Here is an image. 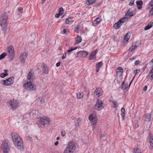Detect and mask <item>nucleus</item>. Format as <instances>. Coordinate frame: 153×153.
<instances>
[{
    "label": "nucleus",
    "instance_id": "nucleus-1",
    "mask_svg": "<svg viewBox=\"0 0 153 153\" xmlns=\"http://www.w3.org/2000/svg\"><path fill=\"white\" fill-rule=\"evenodd\" d=\"M12 140L15 146L17 149L20 151L23 150L24 147L23 146V141L20 137L16 132H13L11 134Z\"/></svg>",
    "mask_w": 153,
    "mask_h": 153
},
{
    "label": "nucleus",
    "instance_id": "nucleus-2",
    "mask_svg": "<svg viewBox=\"0 0 153 153\" xmlns=\"http://www.w3.org/2000/svg\"><path fill=\"white\" fill-rule=\"evenodd\" d=\"M8 15L6 13H2L0 17V25L2 27L3 30H7L6 23L7 20Z\"/></svg>",
    "mask_w": 153,
    "mask_h": 153
},
{
    "label": "nucleus",
    "instance_id": "nucleus-3",
    "mask_svg": "<svg viewBox=\"0 0 153 153\" xmlns=\"http://www.w3.org/2000/svg\"><path fill=\"white\" fill-rule=\"evenodd\" d=\"M19 102L17 100L14 99H11L7 103V106L13 110L17 108L19 105Z\"/></svg>",
    "mask_w": 153,
    "mask_h": 153
},
{
    "label": "nucleus",
    "instance_id": "nucleus-4",
    "mask_svg": "<svg viewBox=\"0 0 153 153\" xmlns=\"http://www.w3.org/2000/svg\"><path fill=\"white\" fill-rule=\"evenodd\" d=\"M75 148V144L73 142H70L66 146L63 153H73Z\"/></svg>",
    "mask_w": 153,
    "mask_h": 153
},
{
    "label": "nucleus",
    "instance_id": "nucleus-5",
    "mask_svg": "<svg viewBox=\"0 0 153 153\" xmlns=\"http://www.w3.org/2000/svg\"><path fill=\"white\" fill-rule=\"evenodd\" d=\"M23 86L25 89L29 91L35 90L36 87L35 85L32 84L31 81H29L25 83Z\"/></svg>",
    "mask_w": 153,
    "mask_h": 153
},
{
    "label": "nucleus",
    "instance_id": "nucleus-6",
    "mask_svg": "<svg viewBox=\"0 0 153 153\" xmlns=\"http://www.w3.org/2000/svg\"><path fill=\"white\" fill-rule=\"evenodd\" d=\"M1 148L3 150L4 153H8L10 146L8 145V141L7 140H4L2 142L1 145Z\"/></svg>",
    "mask_w": 153,
    "mask_h": 153
},
{
    "label": "nucleus",
    "instance_id": "nucleus-7",
    "mask_svg": "<svg viewBox=\"0 0 153 153\" xmlns=\"http://www.w3.org/2000/svg\"><path fill=\"white\" fill-rule=\"evenodd\" d=\"M50 123V120L49 118L44 117H41L40 118V121L39 123L41 125L43 126H44L45 124L49 125Z\"/></svg>",
    "mask_w": 153,
    "mask_h": 153
},
{
    "label": "nucleus",
    "instance_id": "nucleus-8",
    "mask_svg": "<svg viewBox=\"0 0 153 153\" xmlns=\"http://www.w3.org/2000/svg\"><path fill=\"white\" fill-rule=\"evenodd\" d=\"M104 107V104L102 101L101 100L98 99L95 105V109L98 111H100L103 109Z\"/></svg>",
    "mask_w": 153,
    "mask_h": 153
},
{
    "label": "nucleus",
    "instance_id": "nucleus-9",
    "mask_svg": "<svg viewBox=\"0 0 153 153\" xmlns=\"http://www.w3.org/2000/svg\"><path fill=\"white\" fill-rule=\"evenodd\" d=\"M7 50L9 53V56L12 59L14 56V51L13 46L12 45L9 46L7 48Z\"/></svg>",
    "mask_w": 153,
    "mask_h": 153
},
{
    "label": "nucleus",
    "instance_id": "nucleus-10",
    "mask_svg": "<svg viewBox=\"0 0 153 153\" xmlns=\"http://www.w3.org/2000/svg\"><path fill=\"white\" fill-rule=\"evenodd\" d=\"M89 120L90 121L92 126L94 125L97 123V120L96 116L93 114H91L88 117Z\"/></svg>",
    "mask_w": 153,
    "mask_h": 153
},
{
    "label": "nucleus",
    "instance_id": "nucleus-11",
    "mask_svg": "<svg viewBox=\"0 0 153 153\" xmlns=\"http://www.w3.org/2000/svg\"><path fill=\"white\" fill-rule=\"evenodd\" d=\"M88 53L85 51H81L77 53L76 55L75 56L76 57H86L88 54Z\"/></svg>",
    "mask_w": 153,
    "mask_h": 153
},
{
    "label": "nucleus",
    "instance_id": "nucleus-12",
    "mask_svg": "<svg viewBox=\"0 0 153 153\" xmlns=\"http://www.w3.org/2000/svg\"><path fill=\"white\" fill-rule=\"evenodd\" d=\"M27 56V53L25 52H22L21 53L19 57V59L20 62L24 64L25 61Z\"/></svg>",
    "mask_w": 153,
    "mask_h": 153
},
{
    "label": "nucleus",
    "instance_id": "nucleus-13",
    "mask_svg": "<svg viewBox=\"0 0 153 153\" xmlns=\"http://www.w3.org/2000/svg\"><path fill=\"white\" fill-rule=\"evenodd\" d=\"M14 78L13 77H10L4 81V85H5L8 86L12 85L13 82V80Z\"/></svg>",
    "mask_w": 153,
    "mask_h": 153
},
{
    "label": "nucleus",
    "instance_id": "nucleus-14",
    "mask_svg": "<svg viewBox=\"0 0 153 153\" xmlns=\"http://www.w3.org/2000/svg\"><path fill=\"white\" fill-rule=\"evenodd\" d=\"M43 73L47 74H48L49 70L48 67L44 63H43L41 66Z\"/></svg>",
    "mask_w": 153,
    "mask_h": 153
},
{
    "label": "nucleus",
    "instance_id": "nucleus-15",
    "mask_svg": "<svg viewBox=\"0 0 153 153\" xmlns=\"http://www.w3.org/2000/svg\"><path fill=\"white\" fill-rule=\"evenodd\" d=\"M97 52V50L92 51L90 54L89 59L93 60L96 59V53Z\"/></svg>",
    "mask_w": 153,
    "mask_h": 153
},
{
    "label": "nucleus",
    "instance_id": "nucleus-16",
    "mask_svg": "<svg viewBox=\"0 0 153 153\" xmlns=\"http://www.w3.org/2000/svg\"><path fill=\"white\" fill-rule=\"evenodd\" d=\"M149 139L150 144V148L151 149L153 148V136L152 135L150 134L149 135Z\"/></svg>",
    "mask_w": 153,
    "mask_h": 153
},
{
    "label": "nucleus",
    "instance_id": "nucleus-17",
    "mask_svg": "<svg viewBox=\"0 0 153 153\" xmlns=\"http://www.w3.org/2000/svg\"><path fill=\"white\" fill-rule=\"evenodd\" d=\"M94 93L99 97L102 94V91L101 88H97L94 91Z\"/></svg>",
    "mask_w": 153,
    "mask_h": 153
},
{
    "label": "nucleus",
    "instance_id": "nucleus-18",
    "mask_svg": "<svg viewBox=\"0 0 153 153\" xmlns=\"http://www.w3.org/2000/svg\"><path fill=\"white\" fill-rule=\"evenodd\" d=\"M102 21V18L101 17H98L95 19V20L93 21V24L94 26H95L99 24Z\"/></svg>",
    "mask_w": 153,
    "mask_h": 153
},
{
    "label": "nucleus",
    "instance_id": "nucleus-19",
    "mask_svg": "<svg viewBox=\"0 0 153 153\" xmlns=\"http://www.w3.org/2000/svg\"><path fill=\"white\" fill-rule=\"evenodd\" d=\"M33 73L31 71H30L28 75L27 79L30 81L33 80L34 78Z\"/></svg>",
    "mask_w": 153,
    "mask_h": 153
},
{
    "label": "nucleus",
    "instance_id": "nucleus-20",
    "mask_svg": "<svg viewBox=\"0 0 153 153\" xmlns=\"http://www.w3.org/2000/svg\"><path fill=\"white\" fill-rule=\"evenodd\" d=\"M123 71V68L121 67H119L117 69L116 72L117 75H119L120 76L122 75V73Z\"/></svg>",
    "mask_w": 153,
    "mask_h": 153
},
{
    "label": "nucleus",
    "instance_id": "nucleus-21",
    "mask_svg": "<svg viewBox=\"0 0 153 153\" xmlns=\"http://www.w3.org/2000/svg\"><path fill=\"white\" fill-rule=\"evenodd\" d=\"M137 8L139 10H140L142 8V5L143 4V1L141 0L137 1L136 2Z\"/></svg>",
    "mask_w": 153,
    "mask_h": 153
},
{
    "label": "nucleus",
    "instance_id": "nucleus-22",
    "mask_svg": "<svg viewBox=\"0 0 153 153\" xmlns=\"http://www.w3.org/2000/svg\"><path fill=\"white\" fill-rule=\"evenodd\" d=\"M151 116L150 114L147 113L145 115V120L147 122H149L150 121Z\"/></svg>",
    "mask_w": 153,
    "mask_h": 153
},
{
    "label": "nucleus",
    "instance_id": "nucleus-23",
    "mask_svg": "<svg viewBox=\"0 0 153 153\" xmlns=\"http://www.w3.org/2000/svg\"><path fill=\"white\" fill-rule=\"evenodd\" d=\"M102 65L103 63L102 62H100L96 64V73H97L99 71L100 67L102 66Z\"/></svg>",
    "mask_w": 153,
    "mask_h": 153
},
{
    "label": "nucleus",
    "instance_id": "nucleus-24",
    "mask_svg": "<svg viewBox=\"0 0 153 153\" xmlns=\"http://www.w3.org/2000/svg\"><path fill=\"white\" fill-rule=\"evenodd\" d=\"M126 15L129 16V17H131L134 15L135 14L133 13L132 11L129 9L128 10Z\"/></svg>",
    "mask_w": 153,
    "mask_h": 153
},
{
    "label": "nucleus",
    "instance_id": "nucleus-25",
    "mask_svg": "<svg viewBox=\"0 0 153 153\" xmlns=\"http://www.w3.org/2000/svg\"><path fill=\"white\" fill-rule=\"evenodd\" d=\"M153 25V22H151L149 23L144 28L145 30H148L150 29Z\"/></svg>",
    "mask_w": 153,
    "mask_h": 153
},
{
    "label": "nucleus",
    "instance_id": "nucleus-26",
    "mask_svg": "<svg viewBox=\"0 0 153 153\" xmlns=\"http://www.w3.org/2000/svg\"><path fill=\"white\" fill-rule=\"evenodd\" d=\"M73 22V19L69 17L66 19L65 20V23L66 24H70L72 23Z\"/></svg>",
    "mask_w": 153,
    "mask_h": 153
},
{
    "label": "nucleus",
    "instance_id": "nucleus-27",
    "mask_svg": "<svg viewBox=\"0 0 153 153\" xmlns=\"http://www.w3.org/2000/svg\"><path fill=\"white\" fill-rule=\"evenodd\" d=\"M109 101L111 102L113 104V106L112 107L114 108H117L118 106V104L117 102L115 101V100H109Z\"/></svg>",
    "mask_w": 153,
    "mask_h": 153
},
{
    "label": "nucleus",
    "instance_id": "nucleus-28",
    "mask_svg": "<svg viewBox=\"0 0 153 153\" xmlns=\"http://www.w3.org/2000/svg\"><path fill=\"white\" fill-rule=\"evenodd\" d=\"M84 94L82 92H79L76 94V97L79 99H81L82 98L84 97Z\"/></svg>",
    "mask_w": 153,
    "mask_h": 153
},
{
    "label": "nucleus",
    "instance_id": "nucleus-29",
    "mask_svg": "<svg viewBox=\"0 0 153 153\" xmlns=\"http://www.w3.org/2000/svg\"><path fill=\"white\" fill-rule=\"evenodd\" d=\"M122 24H120V23L118 21L117 23H115L113 25V27L115 29H118L121 26Z\"/></svg>",
    "mask_w": 153,
    "mask_h": 153
},
{
    "label": "nucleus",
    "instance_id": "nucleus-30",
    "mask_svg": "<svg viewBox=\"0 0 153 153\" xmlns=\"http://www.w3.org/2000/svg\"><path fill=\"white\" fill-rule=\"evenodd\" d=\"M82 40V38L79 36H77L76 38L75 43L76 44H79L81 42Z\"/></svg>",
    "mask_w": 153,
    "mask_h": 153
},
{
    "label": "nucleus",
    "instance_id": "nucleus-31",
    "mask_svg": "<svg viewBox=\"0 0 153 153\" xmlns=\"http://www.w3.org/2000/svg\"><path fill=\"white\" fill-rule=\"evenodd\" d=\"M137 47V46L135 43H133L131 47L129 48L128 50L129 51H131L135 49Z\"/></svg>",
    "mask_w": 153,
    "mask_h": 153
},
{
    "label": "nucleus",
    "instance_id": "nucleus-32",
    "mask_svg": "<svg viewBox=\"0 0 153 153\" xmlns=\"http://www.w3.org/2000/svg\"><path fill=\"white\" fill-rule=\"evenodd\" d=\"M128 87V85L127 83H126L125 81H124L122 83L121 88H122L124 90L126 89Z\"/></svg>",
    "mask_w": 153,
    "mask_h": 153
},
{
    "label": "nucleus",
    "instance_id": "nucleus-33",
    "mask_svg": "<svg viewBox=\"0 0 153 153\" xmlns=\"http://www.w3.org/2000/svg\"><path fill=\"white\" fill-rule=\"evenodd\" d=\"M5 72L1 73L0 74V76L2 78H4L5 77L8 75L7 72L8 71L7 70H4Z\"/></svg>",
    "mask_w": 153,
    "mask_h": 153
},
{
    "label": "nucleus",
    "instance_id": "nucleus-34",
    "mask_svg": "<svg viewBox=\"0 0 153 153\" xmlns=\"http://www.w3.org/2000/svg\"><path fill=\"white\" fill-rule=\"evenodd\" d=\"M133 153H141V151L140 149L137 148H135L133 149Z\"/></svg>",
    "mask_w": 153,
    "mask_h": 153
},
{
    "label": "nucleus",
    "instance_id": "nucleus-35",
    "mask_svg": "<svg viewBox=\"0 0 153 153\" xmlns=\"http://www.w3.org/2000/svg\"><path fill=\"white\" fill-rule=\"evenodd\" d=\"M78 48V47H71L67 51V52L68 53H70L76 49Z\"/></svg>",
    "mask_w": 153,
    "mask_h": 153
},
{
    "label": "nucleus",
    "instance_id": "nucleus-36",
    "mask_svg": "<svg viewBox=\"0 0 153 153\" xmlns=\"http://www.w3.org/2000/svg\"><path fill=\"white\" fill-rule=\"evenodd\" d=\"M148 76L151 77L150 79L152 80L153 79V68L149 72Z\"/></svg>",
    "mask_w": 153,
    "mask_h": 153
},
{
    "label": "nucleus",
    "instance_id": "nucleus-37",
    "mask_svg": "<svg viewBox=\"0 0 153 153\" xmlns=\"http://www.w3.org/2000/svg\"><path fill=\"white\" fill-rule=\"evenodd\" d=\"M96 0H87L86 3H87V4H91L94 3Z\"/></svg>",
    "mask_w": 153,
    "mask_h": 153
},
{
    "label": "nucleus",
    "instance_id": "nucleus-38",
    "mask_svg": "<svg viewBox=\"0 0 153 153\" xmlns=\"http://www.w3.org/2000/svg\"><path fill=\"white\" fill-rule=\"evenodd\" d=\"M130 36H129L128 33L126 34L124 37V40L126 42H127L129 40Z\"/></svg>",
    "mask_w": 153,
    "mask_h": 153
},
{
    "label": "nucleus",
    "instance_id": "nucleus-39",
    "mask_svg": "<svg viewBox=\"0 0 153 153\" xmlns=\"http://www.w3.org/2000/svg\"><path fill=\"white\" fill-rule=\"evenodd\" d=\"M126 18L125 17H123L119 21V23L121 24L122 23H123L125 22L126 20Z\"/></svg>",
    "mask_w": 153,
    "mask_h": 153
},
{
    "label": "nucleus",
    "instance_id": "nucleus-40",
    "mask_svg": "<svg viewBox=\"0 0 153 153\" xmlns=\"http://www.w3.org/2000/svg\"><path fill=\"white\" fill-rule=\"evenodd\" d=\"M7 55L6 53H3L0 55V60L4 58Z\"/></svg>",
    "mask_w": 153,
    "mask_h": 153
},
{
    "label": "nucleus",
    "instance_id": "nucleus-41",
    "mask_svg": "<svg viewBox=\"0 0 153 153\" xmlns=\"http://www.w3.org/2000/svg\"><path fill=\"white\" fill-rule=\"evenodd\" d=\"M63 9L62 7H60L59 9V15H62L63 13Z\"/></svg>",
    "mask_w": 153,
    "mask_h": 153
},
{
    "label": "nucleus",
    "instance_id": "nucleus-42",
    "mask_svg": "<svg viewBox=\"0 0 153 153\" xmlns=\"http://www.w3.org/2000/svg\"><path fill=\"white\" fill-rule=\"evenodd\" d=\"M79 25H78L76 27L74 28V31L75 32L77 33H78L79 32Z\"/></svg>",
    "mask_w": 153,
    "mask_h": 153
},
{
    "label": "nucleus",
    "instance_id": "nucleus-43",
    "mask_svg": "<svg viewBox=\"0 0 153 153\" xmlns=\"http://www.w3.org/2000/svg\"><path fill=\"white\" fill-rule=\"evenodd\" d=\"M129 5L130 6L133 5L134 3L135 0H129Z\"/></svg>",
    "mask_w": 153,
    "mask_h": 153
},
{
    "label": "nucleus",
    "instance_id": "nucleus-44",
    "mask_svg": "<svg viewBox=\"0 0 153 153\" xmlns=\"http://www.w3.org/2000/svg\"><path fill=\"white\" fill-rule=\"evenodd\" d=\"M61 135L62 136H64L65 134V131L64 130H62L61 131Z\"/></svg>",
    "mask_w": 153,
    "mask_h": 153
},
{
    "label": "nucleus",
    "instance_id": "nucleus-45",
    "mask_svg": "<svg viewBox=\"0 0 153 153\" xmlns=\"http://www.w3.org/2000/svg\"><path fill=\"white\" fill-rule=\"evenodd\" d=\"M148 5L150 6H153V0H151L148 4Z\"/></svg>",
    "mask_w": 153,
    "mask_h": 153
},
{
    "label": "nucleus",
    "instance_id": "nucleus-46",
    "mask_svg": "<svg viewBox=\"0 0 153 153\" xmlns=\"http://www.w3.org/2000/svg\"><path fill=\"white\" fill-rule=\"evenodd\" d=\"M66 53H63V56L62 57V59H65L66 58Z\"/></svg>",
    "mask_w": 153,
    "mask_h": 153
},
{
    "label": "nucleus",
    "instance_id": "nucleus-47",
    "mask_svg": "<svg viewBox=\"0 0 153 153\" xmlns=\"http://www.w3.org/2000/svg\"><path fill=\"white\" fill-rule=\"evenodd\" d=\"M147 88L148 86L147 85H145L143 88V90L144 91H146L147 90Z\"/></svg>",
    "mask_w": 153,
    "mask_h": 153
},
{
    "label": "nucleus",
    "instance_id": "nucleus-48",
    "mask_svg": "<svg viewBox=\"0 0 153 153\" xmlns=\"http://www.w3.org/2000/svg\"><path fill=\"white\" fill-rule=\"evenodd\" d=\"M140 72V71L138 69L135 70L134 71V74H136L137 73H138Z\"/></svg>",
    "mask_w": 153,
    "mask_h": 153
},
{
    "label": "nucleus",
    "instance_id": "nucleus-49",
    "mask_svg": "<svg viewBox=\"0 0 153 153\" xmlns=\"http://www.w3.org/2000/svg\"><path fill=\"white\" fill-rule=\"evenodd\" d=\"M18 10L19 11L21 12L22 13V11L23 10V8L21 7H19L18 8Z\"/></svg>",
    "mask_w": 153,
    "mask_h": 153
},
{
    "label": "nucleus",
    "instance_id": "nucleus-50",
    "mask_svg": "<svg viewBox=\"0 0 153 153\" xmlns=\"http://www.w3.org/2000/svg\"><path fill=\"white\" fill-rule=\"evenodd\" d=\"M67 31V30L66 29H64L63 31H61V33H63L64 34H65L66 33V32Z\"/></svg>",
    "mask_w": 153,
    "mask_h": 153
},
{
    "label": "nucleus",
    "instance_id": "nucleus-51",
    "mask_svg": "<svg viewBox=\"0 0 153 153\" xmlns=\"http://www.w3.org/2000/svg\"><path fill=\"white\" fill-rule=\"evenodd\" d=\"M140 63V61L139 60H136L135 61L134 64L135 65H138Z\"/></svg>",
    "mask_w": 153,
    "mask_h": 153
},
{
    "label": "nucleus",
    "instance_id": "nucleus-52",
    "mask_svg": "<svg viewBox=\"0 0 153 153\" xmlns=\"http://www.w3.org/2000/svg\"><path fill=\"white\" fill-rule=\"evenodd\" d=\"M125 109L124 108H121V111L122 112V113H125Z\"/></svg>",
    "mask_w": 153,
    "mask_h": 153
},
{
    "label": "nucleus",
    "instance_id": "nucleus-53",
    "mask_svg": "<svg viewBox=\"0 0 153 153\" xmlns=\"http://www.w3.org/2000/svg\"><path fill=\"white\" fill-rule=\"evenodd\" d=\"M121 115L123 119H124L125 118V113H122L121 114Z\"/></svg>",
    "mask_w": 153,
    "mask_h": 153
},
{
    "label": "nucleus",
    "instance_id": "nucleus-54",
    "mask_svg": "<svg viewBox=\"0 0 153 153\" xmlns=\"http://www.w3.org/2000/svg\"><path fill=\"white\" fill-rule=\"evenodd\" d=\"M149 64L153 66V58L150 62Z\"/></svg>",
    "mask_w": 153,
    "mask_h": 153
},
{
    "label": "nucleus",
    "instance_id": "nucleus-55",
    "mask_svg": "<svg viewBox=\"0 0 153 153\" xmlns=\"http://www.w3.org/2000/svg\"><path fill=\"white\" fill-rule=\"evenodd\" d=\"M149 14L151 15V16H152L153 15V11L151 10L149 12Z\"/></svg>",
    "mask_w": 153,
    "mask_h": 153
},
{
    "label": "nucleus",
    "instance_id": "nucleus-56",
    "mask_svg": "<svg viewBox=\"0 0 153 153\" xmlns=\"http://www.w3.org/2000/svg\"><path fill=\"white\" fill-rule=\"evenodd\" d=\"M61 63L60 62H59L56 64V66L57 67H59Z\"/></svg>",
    "mask_w": 153,
    "mask_h": 153
},
{
    "label": "nucleus",
    "instance_id": "nucleus-57",
    "mask_svg": "<svg viewBox=\"0 0 153 153\" xmlns=\"http://www.w3.org/2000/svg\"><path fill=\"white\" fill-rule=\"evenodd\" d=\"M135 59V57H133L132 58H131L130 59V60L131 61H132L134 60Z\"/></svg>",
    "mask_w": 153,
    "mask_h": 153
},
{
    "label": "nucleus",
    "instance_id": "nucleus-58",
    "mask_svg": "<svg viewBox=\"0 0 153 153\" xmlns=\"http://www.w3.org/2000/svg\"><path fill=\"white\" fill-rule=\"evenodd\" d=\"M58 141H57L54 143V144L55 146H57L58 144Z\"/></svg>",
    "mask_w": 153,
    "mask_h": 153
},
{
    "label": "nucleus",
    "instance_id": "nucleus-59",
    "mask_svg": "<svg viewBox=\"0 0 153 153\" xmlns=\"http://www.w3.org/2000/svg\"><path fill=\"white\" fill-rule=\"evenodd\" d=\"M59 14H56L55 15V17L57 18H58L59 17Z\"/></svg>",
    "mask_w": 153,
    "mask_h": 153
},
{
    "label": "nucleus",
    "instance_id": "nucleus-60",
    "mask_svg": "<svg viewBox=\"0 0 153 153\" xmlns=\"http://www.w3.org/2000/svg\"><path fill=\"white\" fill-rule=\"evenodd\" d=\"M134 79V77L131 80V81L130 82V84H131L133 80Z\"/></svg>",
    "mask_w": 153,
    "mask_h": 153
},
{
    "label": "nucleus",
    "instance_id": "nucleus-61",
    "mask_svg": "<svg viewBox=\"0 0 153 153\" xmlns=\"http://www.w3.org/2000/svg\"><path fill=\"white\" fill-rule=\"evenodd\" d=\"M60 139V138L59 137H57L56 138V139L57 140H59Z\"/></svg>",
    "mask_w": 153,
    "mask_h": 153
},
{
    "label": "nucleus",
    "instance_id": "nucleus-62",
    "mask_svg": "<svg viewBox=\"0 0 153 153\" xmlns=\"http://www.w3.org/2000/svg\"><path fill=\"white\" fill-rule=\"evenodd\" d=\"M42 4L43 3L46 1V0H42Z\"/></svg>",
    "mask_w": 153,
    "mask_h": 153
},
{
    "label": "nucleus",
    "instance_id": "nucleus-63",
    "mask_svg": "<svg viewBox=\"0 0 153 153\" xmlns=\"http://www.w3.org/2000/svg\"><path fill=\"white\" fill-rule=\"evenodd\" d=\"M41 102H44V100H42V101H41Z\"/></svg>",
    "mask_w": 153,
    "mask_h": 153
},
{
    "label": "nucleus",
    "instance_id": "nucleus-64",
    "mask_svg": "<svg viewBox=\"0 0 153 153\" xmlns=\"http://www.w3.org/2000/svg\"><path fill=\"white\" fill-rule=\"evenodd\" d=\"M151 10H153V7L152 8Z\"/></svg>",
    "mask_w": 153,
    "mask_h": 153
}]
</instances>
